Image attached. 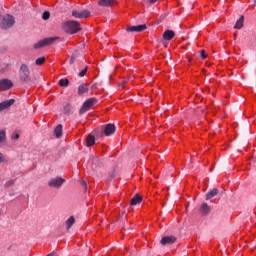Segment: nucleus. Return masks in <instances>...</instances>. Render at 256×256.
Masks as SVG:
<instances>
[{
  "mask_svg": "<svg viewBox=\"0 0 256 256\" xmlns=\"http://www.w3.org/2000/svg\"><path fill=\"white\" fill-rule=\"evenodd\" d=\"M62 29H64L66 33L73 35L81 31V24L75 20H68L62 24Z\"/></svg>",
  "mask_w": 256,
  "mask_h": 256,
  "instance_id": "1",
  "label": "nucleus"
},
{
  "mask_svg": "<svg viewBox=\"0 0 256 256\" xmlns=\"http://www.w3.org/2000/svg\"><path fill=\"white\" fill-rule=\"evenodd\" d=\"M18 76L20 83H31V70L27 64H21Z\"/></svg>",
  "mask_w": 256,
  "mask_h": 256,
  "instance_id": "2",
  "label": "nucleus"
},
{
  "mask_svg": "<svg viewBox=\"0 0 256 256\" xmlns=\"http://www.w3.org/2000/svg\"><path fill=\"white\" fill-rule=\"evenodd\" d=\"M59 37H50V38H45L43 40L38 41L33 45L34 49H41L43 47H47V45H53L55 41H57Z\"/></svg>",
  "mask_w": 256,
  "mask_h": 256,
  "instance_id": "3",
  "label": "nucleus"
},
{
  "mask_svg": "<svg viewBox=\"0 0 256 256\" xmlns=\"http://www.w3.org/2000/svg\"><path fill=\"white\" fill-rule=\"evenodd\" d=\"M97 103V98H89L87 99L81 106L80 110H79V115H83L84 113H87V111H89L93 105H96Z\"/></svg>",
  "mask_w": 256,
  "mask_h": 256,
  "instance_id": "4",
  "label": "nucleus"
},
{
  "mask_svg": "<svg viewBox=\"0 0 256 256\" xmlns=\"http://www.w3.org/2000/svg\"><path fill=\"white\" fill-rule=\"evenodd\" d=\"M12 25H15V18L9 14L2 17L1 29H10Z\"/></svg>",
  "mask_w": 256,
  "mask_h": 256,
  "instance_id": "5",
  "label": "nucleus"
},
{
  "mask_svg": "<svg viewBox=\"0 0 256 256\" xmlns=\"http://www.w3.org/2000/svg\"><path fill=\"white\" fill-rule=\"evenodd\" d=\"M65 183V179L62 177L52 178L48 181V187H52L53 189H60Z\"/></svg>",
  "mask_w": 256,
  "mask_h": 256,
  "instance_id": "6",
  "label": "nucleus"
},
{
  "mask_svg": "<svg viewBox=\"0 0 256 256\" xmlns=\"http://www.w3.org/2000/svg\"><path fill=\"white\" fill-rule=\"evenodd\" d=\"M72 17H75V19H87L91 17V12L89 10H73Z\"/></svg>",
  "mask_w": 256,
  "mask_h": 256,
  "instance_id": "7",
  "label": "nucleus"
},
{
  "mask_svg": "<svg viewBox=\"0 0 256 256\" xmlns=\"http://www.w3.org/2000/svg\"><path fill=\"white\" fill-rule=\"evenodd\" d=\"M145 29H147V25L141 24V25H138V26H128L126 28V31L128 33H134V32L141 33L143 31H145Z\"/></svg>",
  "mask_w": 256,
  "mask_h": 256,
  "instance_id": "8",
  "label": "nucleus"
},
{
  "mask_svg": "<svg viewBox=\"0 0 256 256\" xmlns=\"http://www.w3.org/2000/svg\"><path fill=\"white\" fill-rule=\"evenodd\" d=\"M11 87H13V82L11 80L9 79L0 80V89H2V91H7Z\"/></svg>",
  "mask_w": 256,
  "mask_h": 256,
  "instance_id": "9",
  "label": "nucleus"
},
{
  "mask_svg": "<svg viewBox=\"0 0 256 256\" xmlns=\"http://www.w3.org/2000/svg\"><path fill=\"white\" fill-rule=\"evenodd\" d=\"M175 241H177L175 236H165L161 239L160 243L161 245H173Z\"/></svg>",
  "mask_w": 256,
  "mask_h": 256,
  "instance_id": "10",
  "label": "nucleus"
},
{
  "mask_svg": "<svg viewBox=\"0 0 256 256\" xmlns=\"http://www.w3.org/2000/svg\"><path fill=\"white\" fill-rule=\"evenodd\" d=\"M98 5L100 7H113V5H117V0H99Z\"/></svg>",
  "mask_w": 256,
  "mask_h": 256,
  "instance_id": "11",
  "label": "nucleus"
},
{
  "mask_svg": "<svg viewBox=\"0 0 256 256\" xmlns=\"http://www.w3.org/2000/svg\"><path fill=\"white\" fill-rule=\"evenodd\" d=\"M14 103H15V99H9V100L1 102L0 103V112L5 111V109H9V107H11V105H14Z\"/></svg>",
  "mask_w": 256,
  "mask_h": 256,
  "instance_id": "12",
  "label": "nucleus"
},
{
  "mask_svg": "<svg viewBox=\"0 0 256 256\" xmlns=\"http://www.w3.org/2000/svg\"><path fill=\"white\" fill-rule=\"evenodd\" d=\"M115 124H107L104 129V134L106 137H109L110 135H113L115 133Z\"/></svg>",
  "mask_w": 256,
  "mask_h": 256,
  "instance_id": "13",
  "label": "nucleus"
},
{
  "mask_svg": "<svg viewBox=\"0 0 256 256\" xmlns=\"http://www.w3.org/2000/svg\"><path fill=\"white\" fill-rule=\"evenodd\" d=\"M199 211L200 214H202L205 217L206 215H209V213L211 212V207H209L207 203H202Z\"/></svg>",
  "mask_w": 256,
  "mask_h": 256,
  "instance_id": "14",
  "label": "nucleus"
},
{
  "mask_svg": "<svg viewBox=\"0 0 256 256\" xmlns=\"http://www.w3.org/2000/svg\"><path fill=\"white\" fill-rule=\"evenodd\" d=\"M217 195H219V189L214 188L206 194L205 199H206V201H209V200L213 199V197H217Z\"/></svg>",
  "mask_w": 256,
  "mask_h": 256,
  "instance_id": "15",
  "label": "nucleus"
},
{
  "mask_svg": "<svg viewBox=\"0 0 256 256\" xmlns=\"http://www.w3.org/2000/svg\"><path fill=\"white\" fill-rule=\"evenodd\" d=\"M174 37H175V31H173V30H166L163 33V39L165 41H171V39H173Z\"/></svg>",
  "mask_w": 256,
  "mask_h": 256,
  "instance_id": "16",
  "label": "nucleus"
},
{
  "mask_svg": "<svg viewBox=\"0 0 256 256\" xmlns=\"http://www.w3.org/2000/svg\"><path fill=\"white\" fill-rule=\"evenodd\" d=\"M78 95L83 96L85 95V93H89V86H87V84H82L78 87V91H77Z\"/></svg>",
  "mask_w": 256,
  "mask_h": 256,
  "instance_id": "17",
  "label": "nucleus"
},
{
  "mask_svg": "<svg viewBox=\"0 0 256 256\" xmlns=\"http://www.w3.org/2000/svg\"><path fill=\"white\" fill-rule=\"evenodd\" d=\"M141 201H143V197L139 194H135V196L130 201V205H132V206L139 205V203H141Z\"/></svg>",
  "mask_w": 256,
  "mask_h": 256,
  "instance_id": "18",
  "label": "nucleus"
},
{
  "mask_svg": "<svg viewBox=\"0 0 256 256\" xmlns=\"http://www.w3.org/2000/svg\"><path fill=\"white\" fill-rule=\"evenodd\" d=\"M243 23H245V16L240 17L236 24L234 25V29H243Z\"/></svg>",
  "mask_w": 256,
  "mask_h": 256,
  "instance_id": "19",
  "label": "nucleus"
},
{
  "mask_svg": "<svg viewBox=\"0 0 256 256\" xmlns=\"http://www.w3.org/2000/svg\"><path fill=\"white\" fill-rule=\"evenodd\" d=\"M86 145L87 147H93V145H95V136L93 135H88V137L86 138Z\"/></svg>",
  "mask_w": 256,
  "mask_h": 256,
  "instance_id": "20",
  "label": "nucleus"
},
{
  "mask_svg": "<svg viewBox=\"0 0 256 256\" xmlns=\"http://www.w3.org/2000/svg\"><path fill=\"white\" fill-rule=\"evenodd\" d=\"M75 225V217L71 216L69 219L66 220V229L69 231L71 227Z\"/></svg>",
  "mask_w": 256,
  "mask_h": 256,
  "instance_id": "21",
  "label": "nucleus"
},
{
  "mask_svg": "<svg viewBox=\"0 0 256 256\" xmlns=\"http://www.w3.org/2000/svg\"><path fill=\"white\" fill-rule=\"evenodd\" d=\"M54 133H55L56 137L59 139V137H61V135H63V125L59 124L58 126H56Z\"/></svg>",
  "mask_w": 256,
  "mask_h": 256,
  "instance_id": "22",
  "label": "nucleus"
},
{
  "mask_svg": "<svg viewBox=\"0 0 256 256\" xmlns=\"http://www.w3.org/2000/svg\"><path fill=\"white\" fill-rule=\"evenodd\" d=\"M63 113L64 115H69L71 113V103H67L63 107Z\"/></svg>",
  "mask_w": 256,
  "mask_h": 256,
  "instance_id": "23",
  "label": "nucleus"
},
{
  "mask_svg": "<svg viewBox=\"0 0 256 256\" xmlns=\"http://www.w3.org/2000/svg\"><path fill=\"white\" fill-rule=\"evenodd\" d=\"M60 87H69V79H60L59 80Z\"/></svg>",
  "mask_w": 256,
  "mask_h": 256,
  "instance_id": "24",
  "label": "nucleus"
},
{
  "mask_svg": "<svg viewBox=\"0 0 256 256\" xmlns=\"http://www.w3.org/2000/svg\"><path fill=\"white\" fill-rule=\"evenodd\" d=\"M51 17V13H49V11H45L43 14H42V19L44 21H47V19H49Z\"/></svg>",
  "mask_w": 256,
  "mask_h": 256,
  "instance_id": "25",
  "label": "nucleus"
},
{
  "mask_svg": "<svg viewBox=\"0 0 256 256\" xmlns=\"http://www.w3.org/2000/svg\"><path fill=\"white\" fill-rule=\"evenodd\" d=\"M35 63L36 65H43V63H45V57L37 58Z\"/></svg>",
  "mask_w": 256,
  "mask_h": 256,
  "instance_id": "26",
  "label": "nucleus"
},
{
  "mask_svg": "<svg viewBox=\"0 0 256 256\" xmlns=\"http://www.w3.org/2000/svg\"><path fill=\"white\" fill-rule=\"evenodd\" d=\"M12 185H15V180H9L5 183V187L7 188L12 187Z\"/></svg>",
  "mask_w": 256,
  "mask_h": 256,
  "instance_id": "27",
  "label": "nucleus"
},
{
  "mask_svg": "<svg viewBox=\"0 0 256 256\" xmlns=\"http://www.w3.org/2000/svg\"><path fill=\"white\" fill-rule=\"evenodd\" d=\"M5 141V131H0V143Z\"/></svg>",
  "mask_w": 256,
  "mask_h": 256,
  "instance_id": "28",
  "label": "nucleus"
},
{
  "mask_svg": "<svg viewBox=\"0 0 256 256\" xmlns=\"http://www.w3.org/2000/svg\"><path fill=\"white\" fill-rule=\"evenodd\" d=\"M78 75L79 77H85V75H87V67H85Z\"/></svg>",
  "mask_w": 256,
  "mask_h": 256,
  "instance_id": "29",
  "label": "nucleus"
},
{
  "mask_svg": "<svg viewBox=\"0 0 256 256\" xmlns=\"http://www.w3.org/2000/svg\"><path fill=\"white\" fill-rule=\"evenodd\" d=\"M81 185L84 188V191H87V182L85 180H81Z\"/></svg>",
  "mask_w": 256,
  "mask_h": 256,
  "instance_id": "30",
  "label": "nucleus"
},
{
  "mask_svg": "<svg viewBox=\"0 0 256 256\" xmlns=\"http://www.w3.org/2000/svg\"><path fill=\"white\" fill-rule=\"evenodd\" d=\"M200 55L202 59H207V54H205V50H201Z\"/></svg>",
  "mask_w": 256,
  "mask_h": 256,
  "instance_id": "31",
  "label": "nucleus"
},
{
  "mask_svg": "<svg viewBox=\"0 0 256 256\" xmlns=\"http://www.w3.org/2000/svg\"><path fill=\"white\" fill-rule=\"evenodd\" d=\"M73 63H75V56H72L70 58V65H73Z\"/></svg>",
  "mask_w": 256,
  "mask_h": 256,
  "instance_id": "32",
  "label": "nucleus"
},
{
  "mask_svg": "<svg viewBox=\"0 0 256 256\" xmlns=\"http://www.w3.org/2000/svg\"><path fill=\"white\" fill-rule=\"evenodd\" d=\"M109 175H110V179H113L115 177V171H111Z\"/></svg>",
  "mask_w": 256,
  "mask_h": 256,
  "instance_id": "33",
  "label": "nucleus"
},
{
  "mask_svg": "<svg viewBox=\"0 0 256 256\" xmlns=\"http://www.w3.org/2000/svg\"><path fill=\"white\" fill-rule=\"evenodd\" d=\"M151 5H154V3H157L159 0H148Z\"/></svg>",
  "mask_w": 256,
  "mask_h": 256,
  "instance_id": "34",
  "label": "nucleus"
},
{
  "mask_svg": "<svg viewBox=\"0 0 256 256\" xmlns=\"http://www.w3.org/2000/svg\"><path fill=\"white\" fill-rule=\"evenodd\" d=\"M0 163H3V154L0 153Z\"/></svg>",
  "mask_w": 256,
  "mask_h": 256,
  "instance_id": "35",
  "label": "nucleus"
},
{
  "mask_svg": "<svg viewBox=\"0 0 256 256\" xmlns=\"http://www.w3.org/2000/svg\"><path fill=\"white\" fill-rule=\"evenodd\" d=\"M46 256H55V252H52L50 254H47Z\"/></svg>",
  "mask_w": 256,
  "mask_h": 256,
  "instance_id": "36",
  "label": "nucleus"
},
{
  "mask_svg": "<svg viewBox=\"0 0 256 256\" xmlns=\"http://www.w3.org/2000/svg\"><path fill=\"white\" fill-rule=\"evenodd\" d=\"M13 139H19V134H16Z\"/></svg>",
  "mask_w": 256,
  "mask_h": 256,
  "instance_id": "37",
  "label": "nucleus"
},
{
  "mask_svg": "<svg viewBox=\"0 0 256 256\" xmlns=\"http://www.w3.org/2000/svg\"><path fill=\"white\" fill-rule=\"evenodd\" d=\"M10 66H11V63L8 62V63L6 64V67H10Z\"/></svg>",
  "mask_w": 256,
  "mask_h": 256,
  "instance_id": "38",
  "label": "nucleus"
},
{
  "mask_svg": "<svg viewBox=\"0 0 256 256\" xmlns=\"http://www.w3.org/2000/svg\"><path fill=\"white\" fill-rule=\"evenodd\" d=\"M127 83V81H122V87Z\"/></svg>",
  "mask_w": 256,
  "mask_h": 256,
  "instance_id": "39",
  "label": "nucleus"
},
{
  "mask_svg": "<svg viewBox=\"0 0 256 256\" xmlns=\"http://www.w3.org/2000/svg\"><path fill=\"white\" fill-rule=\"evenodd\" d=\"M6 59L8 60V61H11V58L8 56V57H6Z\"/></svg>",
  "mask_w": 256,
  "mask_h": 256,
  "instance_id": "40",
  "label": "nucleus"
},
{
  "mask_svg": "<svg viewBox=\"0 0 256 256\" xmlns=\"http://www.w3.org/2000/svg\"><path fill=\"white\" fill-rule=\"evenodd\" d=\"M186 3H189L191 0H184Z\"/></svg>",
  "mask_w": 256,
  "mask_h": 256,
  "instance_id": "41",
  "label": "nucleus"
},
{
  "mask_svg": "<svg viewBox=\"0 0 256 256\" xmlns=\"http://www.w3.org/2000/svg\"><path fill=\"white\" fill-rule=\"evenodd\" d=\"M254 5H256V0L254 1Z\"/></svg>",
  "mask_w": 256,
  "mask_h": 256,
  "instance_id": "42",
  "label": "nucleus"
},
{
  "mask_svg": "<svg viewBox=\"0 0 256 256\" xmlns=\"http://www.w3.org/2000/svg\"><path fill=\"white\" fill-rule=\"evenodd\" d=\"M0 19H1V15H0Z\"/></svg>",
  "mask_w": 256,
  "mask_h": 256,
  "instance_id": "43",
  "label": "nucleus"
},
{
  "mask_svg": "<svg viewBox=\"0 0 256 256\" xmlns=\"http://www.w3.org/2000/svg\"><path fill=\"white\" fill-rule=\"evenodd\" d=\"M0 215H1V211H0Z\"/></svg>",
  "mask_w": 256,
  "mask_h": 256,
  "instance_id": "44",
  "label": "nucleus"
}]
</instances>
